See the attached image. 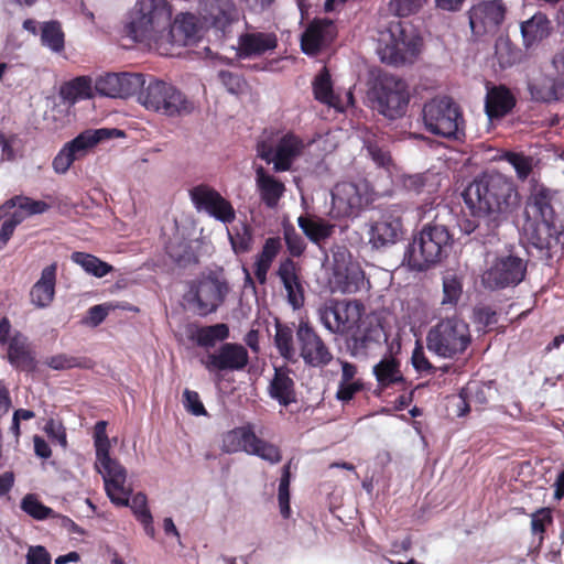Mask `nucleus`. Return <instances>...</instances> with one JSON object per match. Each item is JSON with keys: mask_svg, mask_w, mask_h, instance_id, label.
<instances>
[{"mask_svg": "<svg viewBox=\"0 0 564 564\" xmlns=\"http://www.w3.org/2000/svg\"><path fill=\"white\" fill-rule=\"evenodd\" d=\"M463 197L474 215L488 218L487 226L492 234L520 202L514 183L498 172L476 177L464 191Z\"/></svg>", "mask_w": 564, "mask_h": 564, "instance_id": "f257e3e1", "label": "nucleus"}, {"mask_svg": "<svg viewBox=\"0 0 564 564\" xmlns=\"http://www.w3.org/2000/svg\"><path fill=\"white\" fill-rule=\"evenodd\" d=\"M317 313L321 323L329 333L351 335L355 340V348H367L371 341H388V332L378 316H371L362 335L357 336L365 314V306L358 300H333L322 305Z\"/></svg>", "mask_w": 564, "mask_h": 564, "instance_id": "f03ea898", "label": "nucleus"}, {"mask_svg": "<svg viewBox=\"0 0 564 564\" xmlns=\"http://www.w3.org/2000/svg\"><path fill=\"white\" fill-rule=\"evenodd\" d=\"M172 7L167 0H138L127 23L128 35L160 54L171 26Z\"/></svg>", "mask_w": 564, "mask_h": 564, "instance_id": "7ed1b4c3", "label": "nucleus"}, {"mask_svg": "<svg viewBox=\"0 0 564 564\" xmlns=\"http://www.w3.org/2000/svg\"><path fill=\"white\" fill-rule=\"evenodd\" d=\"M420 47L421 37L414 26L395 20L380 32L377 50L383 63L399 65L411 62L419 54Z\"/></svg>", "mask_w": 564, "mask_h": 564, "instance_id": "20e7f679", "label": "nucleus"}, {"mask_svg": "<svg viewBox=\"0 0 564 564\" xmlns=\"http://www.w3.org/2000/svg\"><path fill=\"white\" fill-rule=\"evenodd\" d=\"M471 343L469 325L454 315L442 318L430 328L426 335L429 351L444 359L462 356Z\"/></svg>", "mask_w": 564, "mask_h": 564, "instance_id": "39448f33", "label": "nucleus"}, {"mask_svg": "<svg viewBox=\"0 0 564 564\" xmlns=\"http://www.w3.org/2000/svg\"><path fill=\"white\" fill-rule=\"evenodd\" d=\"M451 235L443 225H426L413 238L404 254L408 265L423 271L441 261L451 243Z\"/></svg>", "mask_w": 564, "mask_h": 564, "instance_id": "423d86ee", "label": "nucleus"}, {"mask_svg": "<svg viewBox=\"0 0 564 564\" xmlns=\"http://www.w3.org/2000/svg\"><path fill=\"white\" fill-rule=\"evenodd\" d=\"M370 107L383 117L394 120L405 115L410 102L408 84L393 75H381L369 88Z\"/></svg>", "mask_w": 564, "mask_h": 564, "instance_id": "0eeeda50", "label": "nucleus"}, {"mask_svg": "<svg viewBox=\"0 0 564 564\" xmlns=\"http://www.w3.org/2000/svg\"><path fill=\"white\" fill-rule=\"evenodd\" d=\"M423 122L431 133L448 139H459L465 132L459 106L446 96L433 98L424 105Z\"/></svg>", "mask_w": 564, "mask_h": 564, "instance_id": "6e6552de", "label": "nucleus"}, {"mask_svg": "<svg viewBox=\"0 0 564 564\" xmlns=\"http://www.w3.org/2000/svg\"><path fill=\"white\" fill-rule=\"evenodd\" d=\"M139 94L140 104L149 110L173 117L187 115L193 110V104L173 85L150 79Z\"/></svg>", "mask_w": 564, "mask_h": 564, "instance_id": "1a4fd4ad", "label": "nucleus"}, {"mask_svg": "<svg viewBox=\"0 0 564 564\" xmlns=\"http://www.w3.org/2000/svg\"><path fill=\"white\" fill-rule=\"evenodd\" d=\"M373 199V189L365 180L338 183L332 191V207L328 215L333 219L355 218Z\"/></svg>", "mask_w": 564, "mask_h": 564, "instance_id": "9d476101", "label": "nucleus"}, {"mask_svg": "<svg viewBox=\"0 0 564 564\" xmlns=\"http://www.w3.org/2000/svg\"><path fill=\"white\" fill-rule=\"evenodd\" d=\"M113 135H123V132L107 128L82 132L75 139L67 142L57 153L53 160V169L56 173L67 172L74 161L83 159L96 144Z\"/></svg>", "mask_w": 564, "mask_h": 564, "instance_id": "9b49d317", "label": "nucleus"}, {"mask_svg": "<svg viewBox=\"0 0 564 564\" xmlns=\"http://www.w3.org/2000/svg\"><path fill=\"white\" fill-rule=\"evenodd\" d=\"M365 272L358 263L351 261L349 251L337 247L332 256V275L329 284L333 291L355 293L366 286Z\"/></svg>", "mask_w": 564, "mask_h": 564, "instance_id": "f8f14e48", "label": "nucleus"}, {"mask_svg": "<svg viewBox=\"0 0 564 564\" xmlns=\"http://www.w3.org/2000/svg\"><path fill=\"white\" fill-rule=\"evenodd\" d=\"M306 143L296 134L288 132L275 144L261 141L257 145L258 156L273 163L275 172L289 171L293 162L303 154Z\"/></svg>", "mask_w": 564, "mask_h": 564, "instance_id": "ddd939ff", "label": "nucleus"}, {"mask_svg": "<svg viewBox=\"0 0 564 564\" xmlns=\"http://www.w3.org/2000/svg\"><path fill=\"white\" fill-rule=\"evenodd\" d=\"M523 230L530 243L540 251H545L547 258L562 250L563 231L560 220L525 218Z\"/></svg>", "mask_w": 564, "mask_h": 564, "instance_id": "4468645a", "label": "nucleus"}, {"mask_svg": "<svg viewBox=\"0 0 564 564\" xmlns=\"http://www.w3.org/2000/svg\"><path fill=\"white\" fill-rule=\"evenodd\" d=\"M95 466L105 481V489L110 500L118 506L128 505L131 489L126 485V468L109 453L96 456Z\"/></svg>", "mask_w": 564, "mask_h": 564, "instance_id": "2eb2a0df", "label": "nucleus"}, {"mask_svg": "<svg viewBox=\"0 0 564 564\" xmlns=\"http://www.w3.org/2000/svg\"><path fill=\"white\" fill-rule=\"evenodd\" d=\"M527 271L525 262L514 256L498 258L482 274V283L489 289H503L519 284Z\"/></svg>", "mask_w": 564, "mask_h": 564, "instance_id": "dca6fc26", "label": "nucleus"}, {"mask_svg": "<svg viewBox=\"0 0 564 564\" xmlns=\"http://www.w3.org/2000/svg\"><path fill=\"white\" fill-rule=\"evenodd\" d=\"M189 197L197 210H204L224 224H231L236 218L231 203L209 185L194 186L189 191Z\"/></svg>", "mask_w": 564, "mask_h": 564, "instance_id": "f3484780", "label": "nucleus"}, {"mask_svg": "<svg viewBox=\"0 0 564 564\" xmlns=\"http://www.w3.org/2000/svg\"><path fill=\"white\" fill-rule=\"evenodd\" d=\"M368 226L369 243L375 249L390 247L402 236V220L398 209L383 210Z\"/></svg>", "mask_w": 564, "mask_h": 564, "instance_id": "a211bd4d", "label": "nucleus"}, {"mask_svg": "<svg viewBox=\"0 0 564 564\" xmlns=\"http://www.w3.org/2000/svg\"><path fill=\"white\" fill-rule=\"evenodd\" d=\"M300 356L311 367H323L333 359V354L321 336L307 324L300 323L296 330Z\"/></svg>", "mask_w": 564, "mask_h": 564, "instance_id": "6ab92c4d", "label": "nucleus"}, {"mask_svg": "<svg viewBox=\"0 0 564 564\" xmlns=\"http://www.w3.org/2000/svg\"><path fill=\"white\" fill-rule=\"evenodd\" d=\"M145 80L143 75L133 73H109L99 76L95 82V91L110 98H126L137 93Z\"/></svg>", "mask_w": 564, "mask_h": 564, "instance_id": "aec40b11", "label": "nucleus"}, {"mask_svg": "<svg viewBox=\"0 0 564 564\" xmlns=\"http://www.w3.org/2000/svg\"><path fill=\"white\" fill-rule=\"evenodd\" d=\"M501 0L481 1L469 10V24L475 35L495 33L505 19Z\"/></svg>", "mask_w": 564, "mask_h": 564, "instance_id": "412c9836", "label": "nucleus"}, {"mask_svg": "<svg viewBox=\"0 0 564 564\" xmlns=\"http://www.w3.org/2000/svg\"><path fill=\"white\" fill-rule=\"evenodd\" d=\"M249 362L248 350L240 344L226 343L209 354L203 361L205 368L213 371H239Z\"/></svg>", "mask_w": 564, "mask_h": 564, "instance_id": "4be33fe9", "label": "nucleus"}, {"mask_svg": "<svg viewBox=\"0 0 564 564\" xmlns=\"http://www.w3.org/2000/svg\"><path fill=\"white\" fill-rule=\"evenodd\" d=\"M199 32L195 15L191 13L177 15L173 22L171 21V26L167 29L161 55H169L174 45L185 46L195 43L199 37Z\"/></svg>", "mask_w": 564, "mask_h": 564, "instance_id": "5701e85b", "label": "nucleus"}, {"mask_svg": "<svg viewBox=\"0 0 564 564\" xmlns=\"http://www.w3.org/2000/svg\"><path fill=\"white\" fill-rule=\"evenodd\" d=\"M229 286L225 280L205 278L198 282L195 289V302L198 313L207 315L215 312L223 304Z\"/></svg>", "mask_w": 564, "mask_h": 564, "instance_id": "b1692460", "label": "nucleus"}, {"mask_svg": "<svg viewBox=\"0 0 564 564\" xmlns=\"http://www.w3.org/2000/svg\"><path fill=\"white\" fill-rule=\"evenodd\" d=\"M557 193L544 185L536 184L532 187L525 207V218L558 220L555 212Z\"/></svg>", "mask_w": 564, "mask_h": 564, "instance_id": "393cba45", "label": "nucleus"}, {"mask_svg": "<svg viewBox=\"0 0 564 564\" xmlns=\"http://www.w3.org/2000/svg\"><path fill=\"white\" fill-rule=\"evenodd\" d=\"M301 269L291 258H285L279 264L276 275L282 283L288 303L294 308L304 304V286L301 279Z\"/></svg>", "mask_w": 564, "mask_h": 564, "instance_id": "a878e982", "label": "nucleus"}, {"mask_svg": "<svg viewBox=\"0 0 564 564\" xmlns=\"http://www.w3.org/2000/svg\"><path fill=\"white\" fill-rule=\"evenodd\" d=\"M199 12L206 23L223 32L238 20V10L231 0H200Z\"/></svg>", "mask_w": 564, "mask_h": 564, "instance_id": "bb28decb", "label": "nucleus"}, {"mask_svg": "<svg viewBox=\"0 0 564 564\" xmlns=\"http://www.w3.org/2000/svg\"><path fill=\"white\" fill-rule=\"evenodd\" d=\"M336 36L333 21L327 19L314 20L303 33L301 46L304 53L314 55Z\"/></svg>", "mask_w": 564, "mask_h": 564, "instance_id": "cd10ccee", "label": "nucleus"}, {"mask_svg": "<svg viewBox=\"0 0 564 564\" xmlns=\"http://www.w3.org/2000/svg\"><path fill=\"white\" fill-rule=\"evenodd\" d=\"M278 45V37L272 32H246L238 39L237 55L252 57L273 51Z\"/></svg>", "mask_w": 564, "mask_h": 564, "instance_id": "c85d7f7f", "label": "nucleus"}, {"mask_svg": "<svg viewBox=\"0 0 564 564\" xmlns=\"http://www.w3.org/2000/svg\"><path fill=\"white\" fill-rule=\"evenodd\" d=\"M57 264L52 263L41 272V278L30 291L31 303L39 308L47 307L54 300Z\"/></svg>", "mask_w": 564, "mask_h": 564, "instance_id": "c756f323", "label": "nucleus"}, {"mask_svg": "<svg viewBox=\"0 0 564 564\" xmlns=\"http://www.w3.org/2000/svg\"><path fill=\"white\" fill-rule=\"evenodd\" d=\"M8 360L15 368L23 371H33L36 368V361L33 351L30 348L28 338L17 332L8 344Z\"/></svg>", "mask_w": 564, "mask_h": 564, "instance_id": "7c9ffc66", "label": "nucleus"}, {"mask_svg": "<svg viewBox=\"0 0 564 564\" xmlns=\"http://www.w3.org/2000/svg\"><path fill=\"white\" fill-rule=\"evenodd\" d=\"M514 105L513 95L505 86H495L488 89L485 99V111L490 120L505 117Z\"/></svg>", "mask_w": 564, "mask_h": 564, "instance_id": "2f4dec72", "label": "nucleus"}, {"mask_svg": "<svg viewBox=\"0 0 564 564\" xmlns=\"http://www.w3.org/2000/svg\"><path fill=\"white\" fill-rule=\"evenodd\" d=\"M269 394L283 406L295 402L294 381L288 368L281 367L274 369V376L269 384Z\"/></svg>", "mask_w": 564, "mask_h": 564, "instance_id": "473e14b6", "label": "nucleus"}, {"mask_svg": "<svg viewBox=\"0 0 564 564\" xmlns=\"http://www.w3.org/2000/svg\"><path fill=\"white\" fill-rule=\"evenodd\" d=\"M256 184L262 202L269 208H274L283 196L285 186L274 176L268 174L262 166L256 170Z\"/></svg>", "mask_w": 564, "mask_h": 564, "instance_id": "72a5a7b5", "label": "nucleus"}, {"mask_svg": "<svg viewBox=\"0 0 564 564\" xmlns=\"http://www.w3.org/2000/svg\"><path fill=\"white\" fill-rule=\"evenodd\" d=\"M533 99L551 102L564 96V82L546 75H539L529 84Z\"/></svg>", "mask_w": 564, "mask_h": 564, "instance_id": "f704fd0d", "label": "nucleus"}, {"mask_svg": "<svg viewBox=\"0 0 564 564\" xmlns=\"http://www.w3.org/2000/svg\"><path fill=\"white\" fill-rule=\"evenodd\" d=\"M551 33V23L545 14L536 13L521 23V34L527 48L538 44Z\"/></svg>", "mask_w": 564, "mask_h": 564, "instance_id": "c9c22d12", "label": "nucleus"}, {"mask_svg": "<svg viewBox=\"0 0 564 564\" xmlns=\"http://www.w3.org/2000/svg\"><path fill=\"white\" fill-rule=\"evenodd\" d=\"M254 442V432L250 425L236 427L226 432L221 438V449L228 454L246 452Z\"/></svg>", "mask_w": 564, "mask_h": 564, "instance_id": "e433bc0d", "label": "nucleus"}, {"mask_svg": "<svg viewBox=\"0 0 564 564\" xmlns=\"http://www.w3.org/2000/svg\"><path fill=\"white\" fill-rule=\"evenodd\" d=\"M297 224L304 235L316 245L329 238L335 229V225L316 216H300Z\"/></svg>", "mask_w": 564, "mask_h": 564, "instance_id": "4c0bfd02", "label": "nucleus"}, {"mask_svg": "<svg viewBox=\"0 0 564 564\" xmlns=\"http://www.w3.org/2000/svg\"><path fill=\"white\" fill-rule=\"evenodd\" d=\"M282 248L280 238H268L262 247L261 252L257 256L254 262V275L260 284L267 282V275L271 268L273 260L279 254Z\"/></svg>", "mask_w": 564, "mask_h": 564, "instance_id": "58836bf2", "label": "nucleus"}, {"mask_svg": "<svg viewBox=\"0 0 564 564\" xmlns=\"http://www.w3.org/2000/svg\"><path fill=\"white\" fill-rule=\"evenodd\" d=\"M373 373L381 387H389L404 381L400 362L392 356L384 357L375 367Z\"/></svg>", "mask_w": 564, "mask_h": 564, "instance_id": "ea45409f", "label": "nucleus"}, {"mask_svg": "<svg viewBox=\"0 0 564 564\" xmlns=\"http://www.w3.org/2000/svg\"><path fill=\"white\" fill-rule=\"evenodd\" d=\"M70 259L76 264L80 265L85 272L96 278H102L112 271V267L99 258L85 253V252H73Z\"/></svg>", "mask_w": 564, "mask_h": 564, "instance_id": "a19ab883", "label": "nucleus"}, {"mask_svg": "<svg viewBox=\"0 0 564 564\" xmlns=\"http://www.w3.org/2000/svg\"><path fill=\"white\" fill-rule=\"evenodd\" d=\"M94 89L90 78L78 77L65 85L61 90V95L65 100L74 104L78 100L91 98Z\"/></svg>", "mask_w": 564, "mask_h": 564, "instance_id": "79ce46f5", "label": "nucleus"}, {"mask_svg": "<svg viewBox=\"0 0 564 564\" xmlns=\"http://www.w3.org/2000/svg\"><path fill=\"white\" fill-rule=\"evenodd\" d=\"M41 43L52 52L58 53L64 48V33L56 21L44 22L41 25Z\"/></svg>", "mask_w": 564, "mask_h": 564, "instance_id": "37998d69", "label": "nucleus"}, {"mask_svg": "<svg viewBox=\"0 0 564 564\" xmlns=\"http://www.w3.org/2000/svg\"><path fill=\"white\" fill-rule=\"evenodd\" d=\"M13 207L24 210L28 215L43 214L50 208L48 204L43 200H34L30 197L19 195L12 197L0 207V217L6 213V209Z\"/></svg>", "mask_w": 564, "mask_h": 564, "instance_id": "c03bdc74", "label": "nucleus"}, {"mask_svg": "<svg viewBox=\"0 0 564 564\" xmlns=\"http://www.w3.org/2000/svg\"><path fill=\"white\" fill-rule=\"evenodd\" d=\"M313 91L315 98L328 106L336 105V98L333 93V86L330 82V75L328 70L324 67L322 72L314 78L313 82Z\"/></svg>", "mask_w": 564, "mask_h": 564, "instance_id": "a18cd8bd", "label": "nucleus"}, {"mask_svg": "<svg viewBox=\"0 0 564 564\" xmlns=\"http://www.w3.org/2000/svg\"><path fill=\"white\" fill-rule=\"evenodd\" d=\"M21 509L35 520H45L54 518L55 512L50 507L44 506L36 495L28 494L21 500Z\"/></svg>", "mask_w": 564, "mask_h": 564, "instance_id": "49530a36", "label": "nucleus"}, {"mask_svg": "<svg viewBox=\"0 0 564 564\" xmlns=\"http://www.w3.org/2000/svg\"><path fill=\"white\" fill-rule=\"evenodd\" d=\"M229 336V328L226 324L205 326L197 330V343L200 346L212 347L217 341L225 340Z\"/></svg>", "mask_w": 564, "mask_h": 564, "instance_id": "de8ad7c7", "label": "nucleus"}, {"mask_svg": "<svg viewBox=\"0 0 564 564\" xmlns=\"http://www.w3.org/2000/svg\"><path fill=\"white\" fill-rule=\"evenodd\" d=\"M274 341L283 358L295 360L296 352L293 346V332L290 327L278 324Z\"/></svg>", "mask_w": 564, "mask_h": 564, "instance_id": "09e8293b", "label": "nucleus"}, {"mask_svg": "<svg viewBox=\"0 0 564 564\" xmlns=\"http://www.w3.org/2000/svg\"><path fill=\"white\" fill-rule=\"evenodd\" d=\"M248 454L259 456L270 464H278L282 458L281 452L275 445L259 438L256 434Z\"/></svg>", "mask_w": 564, "mask_h": 564, "instance_id": "8fccbe9b", "label": "nucleus"}, {"mask_svg": "<svg viewBox=\"0 0 564 564\" xmlns=\"http://www.w3.org/2000/svg\"><path fill=\"white\" fill-rule=\"evenodd\" d=\"M495 55L501 68L512 66L518 59V52L508 39L499 37L495 45Z\"/></svg>", "mask_w": 564, "mask_h": 564, "instance_id": "3c124183", "label": "nucleus"}, {"mask_svg": "<svg viewBox=\"0 0 564 564\" xmlns=\"http://www.w3.org/2000/svg\"><path fill=\"white\" fill-rule=\"evenodd\" d=\"M505 160L513 166L519 180L524 181L532 172L534 160L522 153L507 152Z\"/></svg>", "mask_w": 564, "mask_h": 564, "instance_id": "603ef678", "label": "nucleus"}, {"mask_svg": "<svg viewBox=\"0 0 564 564\" xmlns=\"http://www.w3.org/2000/svg\"><path fill=\"white\" fill-rule=\"evenodd\" d=\"M291 463L286 464L282 469V476L279 484V506L281 514L284 518L290 516V473Z\"/></svg>", "mask_w": 564, "mask_h": 564, "instance_id": "864d4df0", "label": "nucleus"}, {"mask_svg": "<svg viewBox=\"0 0 564 564\" xmlns=\"http://www.w3.org/2000/svg\"><path fill=\"white\" fill-rule=\"evenodd\" d=\"M228 236L232 249L236 253L246 252L250 249L252 242V235L250 229L246 225H241L240 228H235V232L228 230Z\"/></svg>", "mask_w": 564, "mask_h": 564, "instance_id": "5fc2aeb1", "label": "nucleus"}, {"mask_svg": "<svg viewBox=\"0 0 564 564\" xmlns=\"http://www.w3.org/2000/svg\"><path fill=\"white\" fill-rule=\"evenodd\" d=\"M426 0H391L389 11L397 17H409L416 13Z\"/></svg>", "mask_w": 564, "mask_h": 564, "instance_id": "6e6d98bb", "label": "nucleus"}, {"mask_svg": "<svg viewBox=\"0 0 564 564\" xmlns=\"http://www.w3.org/2000/svg\"><path fill=\"white\" fill-rule=\"evenodd\" d=\"M442 304L456 305L462 294V284L454 275L444 278Z\"/></svg>", "mask_w": 564, "mask_h": 564, "instance_id": "4d7b16f0", "label": "nucleus"}, {"mask_svg": "<svg viewBox=\"0 0 564 564\" xmlns=\"http://www.w3.org/2000/svg\"><path fill=\"white\" fill-rule=\"evenodd\" d=\"M167 253L178 265L185 267L194 261V254L186 242L170 243Z\"/></svg>", "mask_w": 564, "mask_h": 564, "instance_id": "13d9d810", "label": "nucleus"}, {"mask_svg": "<svg viewBox=\"0 0 564 564\" xmlns=\"http://www.w3.org/2000/svg\"><path fill=\"white\" fill-rule=\"evenodd\" d=\"M367 152L371 160L380 167L389 169L392 164L390 151L386 145L380 144L379 142L369 141L367 144Z\"/></svg>", "mask_w": 564, "mask_h": 564, "instance_id": "bf43d9fd", "label": "nucleus"}, {"mask_svg": "<svg viewBox=\"0 0 564 564\" xmlns=\"http://www.w3.org/2000/svg\"><path fill=\"white\" fill-rule=\"evenodd\" d=\"M183 405L187 412L195 416L206 415V409L196 391L185 389L183 392Z\"/></svg>", "mask_w": 564, "mask_h": 564, "instance_id": "052dcab7", "label": "nucleus"}, {"mask_svg": "<svg viewBox=\"0 0 564 564\" xmlns=\"http://www.w3.org/2000/svg\"><path fill=\"white\" fill-rule=\"evenodd\" d=\"M106 427H107V422H105V421H99L95 425L94 438H95L96 456L107 454L110 451V441L107 436Z\"/></svg>", "mask_w": 564, "mask_h": 564, "instance_id": "680f3d73", "label": "nucleus"}, {"mask_svg": "<svg viewBox=\"0 0 564 564\" xmlns=\"http://www.w3.org/2000/svg\"><path fill=\"white\" fill-rule=\"evenodd\" d=\"M46 365L54 370H66L70 368L82 367L83 362L72 356L56 355L47 358Z\"/></svg>", "mask_w": 564, "mask_h": 564, "instance_id": "e2e57ef3", "label": "nucleus"}, {"mask_svg": "<svg viewBox=\"0 0 564 564\" xmlns=\"http://www.w3.org/2000/svg\"><path fill=\"white\" fill-rule=\"evenodd\" d=\"M218 77L230 94L237 95L241 93L245 86V82L241 79V77L231 72L220 70L218 73Z\"/></svg>", "mask_w": 564, "mask_h": 564, "instance_id": "0e129e2a", "label": "nucleus"}, {"mask_svg": "<svg viewBox=\"0 0 564 564\" xmlns=\"http://www.w3.org/2000/svg\"><path fill=\"white\" fill-rule=\"evenodd\" d=\"M133 510L139 521H151L152 516L147 508V498L142 494H137L132 497L131 501H128V505Z\"/></svg>", "mask_w": 564, "mask_h": 564, "instance_id": "69168bd1", "label": "nucleus"}, {"mask_svg": "<svg viewBox=\"0 0 564 564\" xmlns=\"http://www.w3.org/2000/svg\"><path fill=\"white\" fill-rule=\"evenodd\" d=\"M552 522L551 511L542 508L534 512L531 517V529L533 533H543L545 525Z\"/></svg>", "mask_w": 564, "mask_h": 564, "instance_id": "338daca9", "label": "nucleus"}, {"mask_svg": "<svg viewBox=\"0 0 564 564\" xmlns=\"http://www.w3.org/2000/svg\"><path fill=\"white\" fill-rule=\"evenodd\" d=\"M26 564H51V556L45 547L31 546L26 554Z\"/></svg>", "mask_w": 564, "mask_h": 564, "instance_id": "774afa93", "label": "nucleus"}]
</instances>
